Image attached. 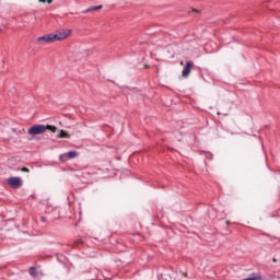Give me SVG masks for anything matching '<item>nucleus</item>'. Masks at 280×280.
Segmentation results:
<instances>
[{"mask_svg": "<svg viewBox=\"0 0 280 280\" xmlns=\"http://www.w3.org/2000/svg\"><path fill=\"white\" fill-rule=\"evenodd\" d=\"M52 34V43H56L58 40H65L66 38H69L71 36V30H61L57 33Z\"/></svg>", "mask_w": 280, "mask_h": 280, "instance_id": "1", "label": "nucleus"}, {"mask_svg": "<svg viewBox=\"0 0 280 280\" xmlns=\"http://www.w3.org/2000/svg\"><path fill=\"white\" fill-rule=\"evenodd\" d=\"M5 183L12 189H19V187H23V180L21 177H10L5 180Z\"/></svg>", "mask_w": 280, "mask_h": 280, "instance_id": "2", "label": "nucleus"}, {"mask_svg": "<svg viewBox=\"0 0 280 280\" xmlns=\"http://www.w3.org/2000/svg\"><path fill=\"white\" fill-rule=\"evenodd\" d=\"M44 132H47L45 125H35L28 128V135H43Z\"/></svg>", "mask_w": 280, "mask_h": 280, "instance_id": "3", "label": "nucleus"}, {"mask_svg": "<svg viewBox=\"0 0 280 280\" xmlns=\"http://www.w3.org/2000/svg\"><path fill=\"white\" fill-rule=\"evenodd\" d=\"M71 159H78V151H69L59 155V161H61L62 163L71 161Z\"/></svg>", "mask_w": 280, "mask_h": 280, "instance_id": "4", "label": "nucleus"}, {"mask_svg": "<svg viewBox=\"0 0 280 280\" xmlns=\"http://www.w3.org/2000/svg\"><path fill=\"white\" fill-rule=\"evenodd\" d=\"M38 45H48L49 43H54L52 34L44 35L37 38Z\"/></svg>", "mask_w": 280, "mask_h": 280, "instance_id": "5", "label": "nucleus"}, {"mask_svg": "<svg viewBox=\"0 0 280 280\" xmlns=\"http://www.w3.org/2000/svg\"><path fill=\"white\" fill-rule=\"evenodd\" d=\"M191 67H194V61H187L182 70L183 78H189V73H191Z\"/></svg>", "mask_w": 280, "mask_h": 280, "instance_id": "6", "label": "nucleus"}, {"mask_svg": "<svg viewBox=\"0 0 280 280\" xmlns=\"http://www.w3.org/2000/svg\"><path fill=\"white\" fill-rule=\"evenodd\" d=\"M102 8H103L102 5L92 7L90 9H86V10L82 11V14H89V12H95L97 10H102Z\"/></svg>", "mask_w": 280, "mask_h": 280, "instance_id": "7", "label": "nucleus"}, {"mask_svg": "<svg viewBox=\"0 0 280 280\" xmlns=\"http://www.w3.org/2000/svg\"><path fill=\"white\" fill-rule=\"evenodd\" d=\"M58 137H59V139H70L71 135H69L67 131L61 129Z\"/></svg>", "mask_w": 280, "mask_h": 280, "instance_id": "8", "label": "nucleus"}, {"mask_svg": "<svg viewBox=\"0 0 280 280\" xmlns=\"http://www.w3.org/2000/svg\"><path fill=\"white\" fill-rule=\"evenodd\" d=\"M28 273L31 275V277H36V275H38L35 267H31L28 269Z\"/></svg>", "mask_w": 280, "mask_h": 280, "instance_id": "9", "label": "nucleus"}, {"mask_svg": "<svg viewBox=\"0 0 280 280\" xmlns=\"http://www.w3.org/2000/svg\"><path fill=\"white\" fill-rule=\"evenodd\" d=\"M46 130H51V132H56L57 128L56 126L47 125Z\"/></svg>", "mask_w": 280, "mask_h": 280, "instance_id": "10", "label": "nucleus"}, {"mask_svg": "<svg viewBox=\"0 0 280 280\" xmlns=\"http://www.w3.org/2000/svg\"><path fill=\"white\" fill-rule=\"evenodd\" d=\"M39 3H48V4H51V3H54V0H39Z\"/></svg>", "mask_w": 280, "mask_h": 280, "instance_id": "11", "label": "nucleus"}, {"mask_svg": "<svg viewBox=\"0 0 280 280\" xmlns=\"http://www.w3.org/2000/svg\"><path fill=\"white\" fill-rule=\"evenodd\" d=\"M21 172H30V168H27V167H22V168H21Z\"/></svg>", "mask_w": 280, "mask_h": 280, "instance_id": "12", "label": "nucleus"}, {"mask_svg": "<svg viewBox=\"0 0 280 280\" xmlns=\"http://www.w3.org/2000/svg\"><path fill=\"white\" fill-rule=\"evenodd\" d=\"M42 222H45V217H42Z\"/></svg>", "mask_w": 280, "mask_h": 280, "instance_id": "13", "label": "nucleus"}, {"mask_svg": "<svg viewBox=\"0 0 280 280\" xmlns=\"http://www.w3.org/2000/svg\"><path fill=\"white\" fill-rule=\"evenodd\" d=\"M1 32H3V30L0 28V34H1Z\"/></svg>", "mask_w": 280, "mask_h": 280, "instance_id": "14", "label": "nucleus"}]
</instances>
